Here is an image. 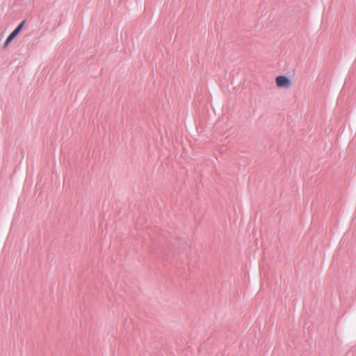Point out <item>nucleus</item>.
I'll list each match as a JSON object with an SVG mask.
<instances>
[{
	"label": "nucleus",
	"instance_id": "f257e3e1",
	"mask_svg": "<svg viewBox=\"0 0 356 356\" xmlns=\"http://www.w3.org/2000/svg\"><path fill=\"white\" fill-rule=\"evenodd\" d=\"M275 83L279 88H287L290 87L291 85V79L285 75L277 76L275 78Z\"/></svg>",
	"mask_w": 356,
	"mask_h": 356
},
{
	"label": "nucleus",
	"instance_id": "f03ea898",
	"mask_svg": "<svg viewBox=\"0 0 356 356\" xmlns=\"http://www.w3.org/2000/svg\"><path fill=\"white\" fill-rule=\"evenodd\" d=\"M24 24V22H22L10 34H12L15 38L22 30Z\"/></svg>",
	"mask_w": 356,
	"mask_h": 356
},
{
	"label": "nucleus",
	"instance_id": "7ed1b4c3",
	"mask_svg": "<svg viewBox=\"0 0 356 356\" xmlns=\"http://www.w3.org/2000/svg\"><path fill=\"white\" fill-rule=\"evenodd\" d=\"M10 42H11V40L10 39L7 38L6 40V42H5V46H7Z\"/></svg>",
	"mask_w": 356,
	"mask_h": 356
},
{
	"label": "nucleus",
	"instance_id": "20e7f679",
	"mask_svg": "<svg viewBox=\"0 0 356 356\" xmlns=\"http://www.w3.org/2000/svg\"><path fill=\"white\" fill-rule=\"evenodd\" d=\"M8 39H10L11 41L15 38V37L10 34L8 37Z\"/></svg>",
	"mask_w": 356,
	"mask_h": 356
}]
</instances>
